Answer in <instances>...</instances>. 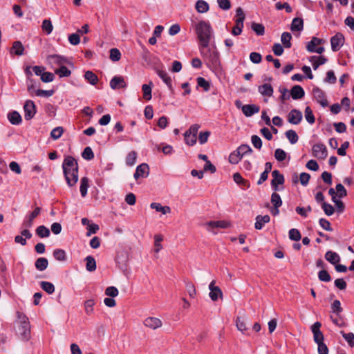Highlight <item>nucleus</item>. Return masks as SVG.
Returning a JSON list of instances; mask_svg holds the SVG:
<instances>
[{"instance_id": "f257e3e1", "label": "nucleus", "mask_w": 354, "mask_h": 354, "mask_svg": "<svg viewBox=\"0 0 354 354\" xmlns=\"http://www.w3.org/2000/svg\"><path fill=\"white\" fill-rule=\"evenodd\" d=\"M64 175L67 185L73 187L78 181V163L72 156H66L62 163Z\"/></svg>"}, {"instance_id": "f03ea898", "label": "nucleus", "mask_w": 354, "mask_h": 354, "mask_svg": "<svg viewBox=\"0 0 354 354\" xmlns=\"http://www.w3.org/2000/svg\"><path fill=\"white\" fill-rule=\"evenodd\" d=\"M16 333L22 341H28L31 337L30 324L28 317L23 311H17L15 321Z\"/></svg>"}, {"instance_id": "7ed1b4c3", "label": "nucleus", "mask_w": 354, "mask_h": 354, "mask_svg": "<svg viewBox=\"0 0 354 354\" xmlns=\"http://www.w3.org/2000/svg\"><path fill=\"white\" fill-rule=\"evenodd\" d=\"M195 30L200 41V46L203 48H207L212 35L209 23L205 21L198 22L195 26Z\"/></svg>"}, {"instance_id": "20e7f679", "label": "nucleus", "mask_w": 354, "mask_h": 354, "mask_svg": "<svg viewBox=\"0 0 354 354\" xmlns=\"http://www.w3.org/2000/svg\"><path fill=\"white\" fill-rule=\"evenodd\" d=\"M322 324L316 322L310 326V330L313 335V340L317 344L319 354H328V348L324 343V335L321 331Z\"/></svg>"}, {"instance_id": "39448f33", "label": "nucleus", "mask_w": 354, "mask_h": 354, "mask_svg": "<svg viewBox=\"0 0 354 354\" xmlns=\"http://www.w3.org/2000/svg\"><path fill=\"white\" fill-rule=\"evenodd\" d=\"M201 54L203 55L205 58L208 59L212 64L216 66L219 63V55L217 52L216 48H209L208 47L206 48H203L200 46Z\"/></svg>"}, {"instance_id": "423d86ee", "label": "nucleus", "mask_w": 354, "mask_h": 354, "mask_svg": "<svg viewBox=\"0 0 354 354\" xmlns=\"http://www.w3.org/2000/svg\"><path fill=\"white\" fill-rule=\"evenodd\" d=\"M272 180H271V187L274 192L281 190L283 188H279V185L284 183V176L280 173L279 170H274L272 172Z\"/></svg>"}, {"instance_id": "0eeeda50", "label": "nucleus", "mask_w": 354, "mask_h": 354, "mask_svg": "<svg viewBox=\"0 0 354 354\" xmlns=\"http://www.w3.org/2000/svg\"><path fill=\"white\" fill-rule=\"evenodd\" d=\"M312 154L318 159L324 160L328 155L327 149L323 143H317L312 147Z\"/></svg>"}, {"instance_id": "6e6552de", "label": "nucleus", "mask_w": 354, "mask_h": 354, "mask_svg": "<svg viewBox=\"0 0 354 354\" xmlns=\"http://www.w3.org/2000/svg\"><path fill=\"white\" fill-rule=\"evenodd\" d=\"M344 37L340 33L337 32L330 38L331 49L333 51H338L340 48L344 45Z\"/></svg>"}, {"instance_id": "1a4fd4ad", "label": "nucleus", "mask_w": 354, "mask_h": 354, "mask_svg": "<svg viewBox=\"0 0 354 354\" xmlns=\"http://www.w3.org/2000/svg\"><path fill=\"white\" fill-rule=\"evenodd\" d=\"M24 118L26 120L32 119L36 113V107L32 100H27L24 106Z\"/></svg>"}, {"instance_id": "9d476101", "label": "nucleus", "mask_w": 354, "mask_h": 354, "mask_svg": "<svg viewBox=\"0 0 354 354\" xmlns=\"http://www.w3.org/2000/svg\"><path fill=\"white\" fill-rule=\"evenodd\" d=\"M214 284L215 281H212L209 285V296L212 301H216L218 298H222L223 292L221 289L218 286H215Z\"/></svg>"}, {"instance_id": "9b49d317", "label": "nucleus", "mask_w": 354, "mask_h": 354, "mask_svg": "<svg viewBox=\"0 0 354 354\" xmlns=\"http://www.w3.org/2000/svg\"><path fill=\"white\" fill-rule=\"evenodd\" d=\"M313 93L317 102L320 104L322 106L326 107L328 106V101L326 99L324 93L322 90L318 87L314 88Z\"/></svg>"}, {"instance_id": "f8f14e48", "label": "nucleus", "mask_w": 354, "mask_h": 354, "mask_svg": "<svg viewBox=\"0 0 354 354\" xmlns=\"http://www.w3.org/2000/svg\"><path fill=\"white\" fill-rule=\"evenodd\" d=\"M149 174V168L147 164L142 163L138 165L136 169V172L134 173L135 179H138L139 178H146L148 176Z\"/></svg>"}, {"instance_id": "ddd939ff", "label": "nucleus", "mask_w": 354, "mask_h": 354, "mask_svg": "<svg viewBox=\"0 0 354 354\" xmlns=\"http://www.w3.org/2000/svg\"><path fill=\"white\" fill-rule=\"evenodd\" d=\"M302 120V113L297 109H292L288 115V120L290 124H298Z\"/></svg>"}, {"instance_id": "4468645a", "label": "nucleus", "mask_w": 354, "mask_h": 354, "mask_svg": "<svg viewBox=\"0 0 354 354\" xmlns=\"http://www.w3.org/2000/svg\"><path fill=\"white\" fill-rule=\"evenodd\" d=\"M144 324L145 326L155 330L162 326V322L159 318L149 317L145 319Z\"/></svg>"}, {"instance_id": "2eb2a0df", "label": "nucleus", "mask_w": 354, "mask_h": 354, "mask_svg": "<svg viewBox=\"0 0 354 354\" xmlns=\"http://www.w3.org/2000/svg\"><path fill=\"white\" fill-rule=\"evenodd\" d=\"M127 84L124 79L122 76H114L110 81V87L112 89H118L120 88H125Z\"/></svg>"}, {"instance_id": "dca6fc26", "label": "nucleus", "mask_w": 354, "mask_h": 354, "mask_svg": "<svg viewBox=\"0 0 354 354\" xmlns=\"http://www.w3.org/2000/svg\"><path fill=\"white\" fill-rule=\"evenodd\" d=\"M41 208L36 207L34 211L30 214L28 218L24 221L22 227L26 228H30L33 225L34 219L40 214Z\"/></svg>"}, {"instance_id": "f3484780", "label": "nucleus", "mask_w": 354, "mask_h": 354, "mask_svg": "<svg viewBox=\"0 0 354 354\" xmlns=\"http://www.w3.org/2000/svg\"><path fill=\"white\" fill-rule=\"evenodd\" d=\"M241 109L246 117H250L254 113H258L260 108L259 106L255 104H245L242 106Z\"/></svg>"}, {"instance_id": "a211bd4d", "label": "nucleus", "mask_w": 354, "mask_h": 354, "mask_svg": "<svg viewBox=\"0 0 354 354\" xmlns=\"http://www.w3.org/2000/svg\"><path fill=\"white\" fill-rule=\"evenodd\" d=\"M258 91L263 96L266 97L272 96L274 92L272 85L268 83L259 86Z\"/></svg>"}, {"instance_id": "6ab92c4d", "label": "nucleus", "mask_w": 354, "mask_h": 354, "mask_svg": "<svg viewBox=\"0 0 354 354\" xmlns=\"http://www.w3.org/2000/svg\"><path fill=\"white\" fill-rule=\"evenodd\" d=\"M305 95L303 88L299 85L294 86L290 90V95L293 100L302 98Z\"/></svg>"}, {"instance_id": "aec40b11", "label": "nucleus", "mask_w": 354, "mask_h": 354, "mask_svg": "<svg viewBox=\"0 0 354 354\" xmlns=\"http://www.w3.org/2000/svg\"><path fill=\"white\" fill-rule=\"evenodd\" d=\"M270 217L269 215H258L256 217V222L254 223V227L257 230H261L266 223H269Z\"/></svg>"}, {"instance_id": "412c9836", "label": "nucleus", "mask_w": 354, "mask_h": 354, "mask_svg": "<svg viewBox=\"0 0 354 354\" xmlns=\"http://www.w3.org/2000/svg\"><path fill=\"white\" fill-rule=\"evenodd\" d=\"M309 60L313 63L314 70H317L320 65L324 64L328 61L324 56H311Z\"/></svg>"}, {"instance_id": "4be33fe9", "label": "nucleus", "mask_w": 354, "mask_h": 354, "mask_svg": "<svg viewBox=\"0 0 354 354\" xmlns=\"http://www.w3.org/2000/svg\"><path fill=\"white\" fill-rule=\"evenodd\" d=\"M340 312L341 311H333V313L330 315V319L335 325L342 327L345 326V322L339 315Z\"/></svg>"}, {"instance_id": "5701e85b", "label": "nucleus", "mask_w": 354, "mask_h": 354, "mask_svg": "<svg viewBox=\"0 0 354 354\" xmlns=\"http://www.w3.org/2000/svg\"><path fill=\"white\" fill-rule=\"evenodd\" d=\"M8 118L10 122L14 125L19 124L22 120L20 114L16 111L9 113L8 114Z\"/></svg>"}, {"instance_id": "b1692460", "label": "nucleus", "mask_w": 354, "mask_h": 354, "mask_svg": "<svg viewBox=\"0 0 354 354\" xmlns=\"http://www.w3.org/2000/svg\"><path fill=\"white\" fill-rule=\"evenodd\" d=\"M47 59L50 63L59 65L60 66L66 62V58L58 55H50Z\"/></svg>"}, {"instance_id": "393cba45", "label": "nucleus", "mask_w": 354, "mask_h": 354, "mask_svg": "<svg viewBox=\"0 0 354 354\" xmlns=\"http://www.w3.org/2000/svg\"><path fill=\"white\" fill-rule=\"evenodd\" d=\"M324 43L325 41L324 39L313 37L310 41L307 44L306 49L308 51H313L317 46L323 44Z\"/></svg>"}, {"instance_id": "a878e982", "label": "nucleus", "mask_w": 354, "mask_h": 354, "mask_svg": "<svg viewBox=\"0 0 354 354\" xmlns=\"http://www.w3.org/2000/svg\"><path fill=\"white\" fill-rule=\"evenodd\" d=\"M24 47L19 41H15L10 49V53H14L17 55H22L24 54Z\"/></svg>"}, {"instance_id": "bb28decb", "label": "nucleus", "mask_w": 354, "mask_h": 354, "mask_svg": "<svg viewBox=\"0 0 354 354\" xmlns=\"http://www.w3.org/2000/svg\"><path fill=\"white\" fill-rule=\"evenodd\" d=\"M48 266V261L45 257L38 258L35 263V266L39 271H44L47 268Z\"/></svg>"}, {"instance_id": "cd10ccee", "label": "nucleus", "mask_w": 354, "mask_h": 354, "mask_svg": "<svg viewBox=\"0 0 354 354\" xmlns=\"http://www.w3.org/2000/svg\"><path fill=\"white\" fill-rule=\"evenodd\" d=\"M150 207L156 209L157 212H161L162 214H167L171 212V208L169 206H162V205L158 203H151Z\"/></svg>"}, {"instance_id": "c85d7f7f", "label": "nucleus", "mask_w": 354, "mask_h": 354, "mask_svg": "<svg viewBox=\"0 0 354 354\" xmlns=\"http://www.w3.org/2000/svg\"><path fill=\"white\" fill-rule=\"evenodd\" d=\"M304 28V21L301 18L297 17L293 19L290 29L292 31H301Z\"/></svg>"}, {"instance_id": "c756f323", "label": "nucleus", "mask_w": 354, "mask_h": 354, "mask_svg": "<svg viewBox=\"0 0 354 354\" xmlns=\"http://www.w3.org/2000/svg\"><path fill=\"white\" fill-rule=\"evenodd\" d=\"M196 10L199 13H205L209 10V4L204 0H198L195 5Z\"/></svg>"}, {"instance_id": "7c9ffc66", "label": "nucleus", "mask_w": 354, "mask_h": 354, "mask_svg": "<svg viewBox=\"0 0 354 354\" xmlns=\"http://www.w3.org/2000/svg\"><path fill=\"white\" fill-rule=\"evenodd\" d=\"M326 259L331 264H335L340 261L339 256L335 252L328 251L325 254Z\"/></svg>"}, {"instance_id": "2f4dec72", "label": "nucleus", "mask_w": 354, "mask_h": 354, "mask_svg": "<svg viewBox=\"0 0 354 354\" xmlns=\"http://www.w3.org/2000/svg\"><path fill=\"white\" fill-rule=\"evenodd\" d=\"M153 86V83L151 82H150L149 84H143L142 86V90L143 92V98L146 100H150L152 97V95H151V86Z\"/></svg>"}, {"instance_id": "473e14b6", "label": "nucleus", "mask_w": 354, "mask_h": 354, "mask_svg": "<svg viewBox=\"0 0 354 354\" xmlns=\"http://www.w3.org/2000/svg\"><path fill=\"white\" fill-rule=\"evenodd\" d=\"M157 74L162 80V81L166 84V85L170 89H171V87H172L171 79L168 75L167 72L162 71V70H157Z\"/></svg>"}, {"instance_id": "72a5a7b5", "label": "nucleus", "mask_w": 354, "mask_h": 354, "mask_svg": "<svg viewBox=\"0 0 354 354\" xmlns=\"http://www.w3.org/2000/svg\"><path fill=\"white\" fill-rule=\"evenodd\" d=\"M86 269L88 272H93L96 270V261L91 256H88L85 258Z\"/></svg>"}, {"instance_id": "f704fd0d", "label": "nucleus", "mask_w": 354, "mask_h": 354, "mask_svg": "<svg viewBox=\"0 0 354 354\" xmlns=\"http://www.w3.org/2000/svg\"><path fill=\"white\" fill-rule=\"evenodd\" d=\"M89 180L87 177H83L80 180V191L82 197H85L87 194Z\"/></svg>"}, {"instance_id": "c9c22d12", "label": "nucleus", "mask_w": 354, "mask_h": 354, "mask_svg": "<svg viewBox=\"0 0 354 354\" xmlns=\"http://www.w3.org/2000/svg\"><path fill=\"white\" fill-rule=\"evenodd\" d=\"M292 35L290 32H284L281 35V41L283 46L286 48H290L292 46L291 41Z\"/></svg>"}, {"instance_id": "e433bc0d", "label": "nucleus", "mask_w": 354, "mask_h": 354, "mask_svg": "<svg viewBox=\"0 0 354 354\" xmlns=\"http://www.w3.org/2000/svg\"><path fill=\"white\" fill-rule=\"evenodd\" d=\"M85 80L92 85H95L98 82L97 76L91 71H87L84 74Z\"/></svg>"}, {"instance_id": "4c0bfd02", "label": "nucleus", "mask_w": 354, "mask_h": 354, "mask_svg": "<svg viewBox=\"0 0 354 354\" xmlns=\"http://www.w3.org/2000/svg\"><path fill=\"white\" fill-rule=\"evenodd\" d=\"M36 234L40 238H46L50 236V230L44 225H39L36 229Z\"/></svg>"}, {"instance_id": "58836bf2", "label": "nucleus", "mask_w": 354, "mask_h": 354, "mask_svg": "<svg viewBox=\"0 0 354 354\" xmlns=\"http://www.w3.org/2000/svg\"><path fill=\"white\" fill-rule=\"evenodd\" d=\"M37 82L32 78L28 77V80H27V89H28V91L29 92L30 95H33L34 94L36 95V91L37 90Z\"/></svg>"}, {"instance_id": "ea45409f", "label": "nucleus", "mask_w": 354, "mask_h": 354, "mask_svg": "<svg viewBox=\"0 0 354 354\" xmlns=\"http://www.w3.org/2000/svg\"><path fill=\"white\" fill-rule=\"evenodd\" d=\"M251 28L259 36L263 35L265 33V27L262 24L252 22Z\"/></svg>"}, {"instance_id": "a19ab883", "label": "nucleus", "mask_w": 354, "mask_h": 354, "mask_svg": "<svg viewBox=\"0 0 354 354\" xmlns=\"http://www.w3.org/2000/svg\"><path fill=\"white\" fill-rule=\"evenodd\" d=\"M271 203L274 206V207H279L282 205V200L281 196L277 192H274L271 195Z\"/></svg>"}, {"instance_id": "79ce46f5", "label": "nucleus", "mask_w": 354, "mask_h": 354, "mask_svg": "<svg viewBox=\"0 0 354 354\" xmlns=\"http://www.w3.org/2000/svg\"><path fill=\"white\" fill-rule=\"evenodd\" d=\"M54 258L60 261H64L66 260V254L64 250L55 249L53 252Z\"/></svg>"}, {"instance_id": "37998d69", "label": "nucleus", "mask_w": 354, "mask_h": 354, "mask_svg": "<svg viewBox=\"0 0 354 354\" xmlns=\"http://www.w3.org/2000/svg\"><path fill=\"white\" fill-rule=\"evenodd\" d=\"M236 326L237 329L243 334H245V333L248 330L245 322L242 317H238L236 318Z\"/></svg>"}, {"instance_id": "c03bdc74", "label": "nucleus", "mask_w": 354, "mask_h": 354, "mask_svg": "<svg viewBox=\"0 0 354 354\" xmlns=\"http://www.w3.org/2000/svg\"><path fill=\"white\" fill-rule=\"evenodd\" d=\"M41 288L48 294H52L55 292L54 285L48 281H41L40 283Z\"/></svg>"}, {"instance_id": "a18cd8bd", "label": "nucleus", "mask_w": 354, "mask_h": 354, "mask_svg": "<svg viewBox=\"0 0 354 354\" xmlns=\"http://www.w3.org/2000/svg\"><path fill=\"white\" fill-rule=\"evenodd\" d=\"M286 136L291 144H295L298 141L299 137L294 130H288L286 132Z\"/></svg>"}, {"instance_id": "49530a36", "label": "nucleus", "mask_w": 354, "mask_h": 354, "mask_svg": "<svg viewBox=\"0 0 354 354\" xmlns=\"http://www.w3.org/2000/svg\"><path fill=\"white\" fill-rule=\"evenodd\" d=\"M137 158V153L135 151L129 152L126 157V164L132 166L135 164Z\"/></svg>"}, {"instance_id": "de8ad7c7", "label": "nucleus", "mask_w": 354, "mask_h": 354, "mask_svg": "<svg viewBox=\"0 0 354 354\" xmlns=\"http://www.w3.org/2000/svg\"><path fill=\"white\" fill-rule=\"evenodd\" d=\"M196 81L198 86L202 87L205 91H208L210 89V84L205 78L198 77Z\"/></svg>"}, {"instance_id": "09e8293b", "label": "nucleus", "mask_w": 354, "mask_h": 354, "mask_svg": "<svg viewBox=\"0 0 354 354\" xmlns=\"http://www.w3.org/2000/svg\"><path fill=\"white\" fill-rule=\"evenodd\" d=\"M55 73L57 74L60 77H68L71 75V71L67 68L65 66H61L59 68L56 69Z\"/></svg>"}, {"instance_id": "8fccbe9b", "label": "nucleus", "mask_w": 354, "mask_h": 354, "mask_svg": "<svg viewBox=\"0 0 354 354\" xmlns=\"http://www.w3.org/2000/svg\"><path fill=\"white\" fill-rule=\"evenodd\" d=\"M305 118L308 122L310 124H313L315 121V116L313 113V111L311 110L310 106H306L305 109Z\"/></svg>"}, {"instance_id": "3c124183", "label": "nucleus", "mask_w": 354, "mask_h": 354, "mask_svg": "<svg viewBox=\"0 0 354 354\" xmlns=\"http://www.w3.org/2000/svg\"><path fill=\"white\" fill-rule=\"evenodd\" d=\"M64 133V129L62 127H57L53 129L50 132V136L54 140L59 139Z\"/></svg>"}, {"instance_id": "603ef678", "label": "nucleus", "mask_w": 354, "mask_h": 354, "mask_svg": "<svg viewBox=\"0 0 354 354\" xmlns=\"http://www.w3.org/2000/svg\"><path fill=\"white\" fill-rule=\"evenodd\" d=\"M42 30L46 32V34L49 35L53 31V25L50 19H44L42 22L41 26Z\"/></svg>"}, {"instance_id": "864d4df0", "label": "nucleus", "mask_w": 354, "mask_h": 354, "mask_svg": "<svg viewBox=\"0 0 354 354\" xmlns=\"http://www.w3.org/2000/svg\"><path fill=\"white\" fill-rule=\"evenodd\" d=\"M82 156L85 160H91L94 158V153L90 147H86L84 149Z\"/></svg>"}, {"instance_id": "5fc2aeb1", "label": "nucleus", "mask_w": 354, "mask_h": 354, "mask_svg": "<svg viewBox=\"0 0 354 354\" xmlns=\"http://www.w3.org/2000/svg\"><path fill=\"white\" fill-rule=\"evenodd\" d=\"M289 238L292 241H298L301 239V236L297 229L292 228L289 231Z\"/></svg>"}, {"instance_id": "6e6d98bb", "label": "nucleus", "mask_w": 354, "mask_h": 354, "mask_svg": "<svg viewBox=\"0 0 354 354\" xmlns=\"http://www.w3.org/2000/svg\"><path fill=\"white\" fill-rule=\"evenodd\" d=\"M185 143L189 146H193L196 142V136L185 132L184 133Z\"/></svg>"}, {"instance_id": "4d7b16f0", "label": "nucleus", "mask_w": 354, "mask_h": 354, "mask_svg": "<svg viewBox=\"0 0 354 354\" xmlns=\"http://www.w3.org/2000/svg\"><path fill=\"white\" fill-rule=\"evenodd\" d=\"M322 207L324 212V213L327 216H330L334 214L335 209L334 207L329 203H327L326 202H323L322 204Z\"/></svg>"}, {"instance_id": "13d9d810", "label": "nucleus", "mask_w": 354, "mask_h": 354, "mask_svg": "<svg viewBox=\"0 0 354 354\" xmlns=\"http://www.w3.org/2000/svg\"><path fill=\"white\" fill-rule=\"evenodd\" d=\"M110 59L113 62L119 61L121 58V53L118 48H111L110 50Z\"/></svg>"}, {"instance_id": "bf43d9fd", "label": "nucleus", "mask_w": 354, "mask_h": 354, "mask_svg": "<svg viewBox=\"0 0 354 354\" xmlns=\"http://www.w3.org/2000/svg\"><path fill=\"white\" fill-rule=\"evenodd\" d=\"M318 278L320 281L324 282H329L331 280V277L328 272L325 270H322L318 273Z\"/></svg>"}, {"instance_id": "052dcab7", "label": "nucleus", "mask_w": 354, "mask_h": 354, "mask_svg": "<svg viewBox=\"0 0 354 354\" xmlns=\"http://www.w3.org/2000/svg\"><path fill=\"white\" fill-rule=\"evenodd\" d=\"M162 241V237L161 235L156 234L154 236V246L155 252L158 253L162 249V245L160 242Z\"/></svg>"}, {"instance_id": "680f3d73", "label": "nucleus", "mask_w": 354, "mask_h": 354, "mask_svg": "<svg viewBox=\"0 0 354 354\" xmlns=\"http://www.w3.org/2000/svg\"><path fill=\"white\" fill-rule=\"evenodd\" d=\"M275 158L279 161H283L286 158V153L281 149H277L274 151Z\"/></svg>"}, {"instance_id": "e2e57ef3", "label": "nucleus", "mask_w": 354, "mask_h": 354, "mask_svg": "<svg viewBox=\"0 0 354 354\" xmlns=\"http://www.w3.org/2000/svg\"><path fill=\"white\" fill-rule=\"evenodd\" d=\"M335 189L337 192V195H338L339 198H344L346 196L347 192L343 185L341 183H339L336 185Z\"/></svg>"}, {"instance_id": "0e129e2a", "label": "nucleus", "mask_w": 354, "mask_h": 354, "mask_svg": "<svg viewBox=\"0 0 354 354\" xmlns=\"http://www.w3.org/2000/svg\"><path fill=\"white\" fill-rule=\"evenodd\" d=\"M343 337L351 347L354 346V334L353 333H344L342 332Z\"/></svg>"}, {"instance_id": "69168bd1", "label": "nucleus", "mask_w": 354, "mask_h": 354, "mask_svg": "<svg viewBox=\"0 0 354 354\" xmlns=\"http://www.w3.org/2000/svg\"><path fill=\"white\" fill-rule=\"evenodd\" d=\"M68 41L71 44L76 46L80 42V37L78 33H73L68 36Z\"/></svg>"}, {"instance_id": "338daca9", "label": "nucleus", "mask_w": 354, "mask_h": 354, "mask_svg": "<svg viewBox=\"0 0 354 354\" xmlns=\"http://www.w3.org/2000/svg\"><path fill=\"white\" fill-rule=\"evenodd\" d=\"M250 59L254 64H259L262 60V57L260 53L252 52L250 54Z\"/></svg>"}, {"instance_id": "774afa93", "label": "nucleus", "mask_w": 354, "mask_h": 354, "mask_svg": "<svg viewBox=\"0 0 354 354\" xmlns=\"http://www.w3.org/2000/svg\"><path fill=\"white\" fill-rule=\"evenodd\" d=\"M324 81L330 84H335L336 82L337 78L333 71H328L327 72Z\"/></svg>"}]
</instances>
